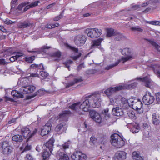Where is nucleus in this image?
<instances>
[{
  "mask_svg": "<svg viewBox=\"0 0 160 160\" xmlns=\"http://www.w3.org/2000/svg\"><path fill=\"white\" fill-rule=\"evenodd\" d=\"M101 102L99 94H93L86 96L82 103L81 104L80 102L74 103L69 106V108L76 112L79 111V109L87 112L91 106L93 108L99 107L101 106Z\"/></svg>",
  "mask_w": 160,
  "mask_h": 160,
  "instance_id": "1",
  "label": "nucleus"
},
{
  "mask_svg": "<svg viewBox=\"0 0 160 160\" xmlns=\"http://www.w3.org/2000/svg\"><path fill=\"white\" fill-rule=\"evenodd\" d=\"M111 142L112 144L117 148H120L125 144V142L123 139L116 133H114L111 136Z\"/></svg>",
  "mask_w": 160,
  "mask_h": 160,
  "instance_id": "2",
  "label": "nucleus"
},
{
  "mask_svg": "<svg viewBox=\"0 0 160 160\" xmlns=\"http://www.w3.org/2000/svg\"><path fill=\"white\" fill-rule=\"evenodd\" d=\"M69 145L68 143H65L63 145L60 150L56 153V156L59 160H68L69 158L68 156L62 151H64L65 149L68 148Z\"/></svg>",
  "mask_w": 160,
  "mask_h": 160,
  "instance_id": "3",
  "label": "nucleus"
},
{
  "mask_svg": "<svg viewBox=\"0 0 160 160\" xmlns=\"http://www.w3.org/2000/svg\"><path fill=\"white\" fill-rule=\"evenodd\" d=\"M2 150V152L5 155L10 154L12 150V148L9 144L8 141H4L1 142L0 143Z\"/></svg>",
  "mask_w": 160,
  "mask_h": 160,
  "instance_id": "4",
  "label": "nucleus"
},
{
  "mask_svg": "<svg viewBox=\"0 0 160 160\" xmlns=\"http://www.w3.org/2000/svg\"><path fill=\"white\" fill-rule=\"evenodd\" d=\"M131 102V106L133 109L138 111L140 113H142L143 110L142 108V102L140 101L137 99H133L131 98L129 101Z\"/></svg>",
  "mask_w": 160,
  "mask_h": 160,
  "instance_id": "5",
  "label": "nucleus"
},
{
  "mask_svg": "<svg viewBox=\"0 0 160 160\" xmlns=\"http://www.w3.org/2000/svg\"><path fill=\"white\" fill-rule=\"evenodd\" d=\"M87 40L86 36L82 34L78 35L74 37V42L78 46H82L85 42Z\"/></svg>",
  "mask_w": 160,
  "mask_h": 160,
  "instance_id": "6",
  "label": "nucleus"
},
{
  "mask_svg": "<svg viewBox=\"0 0 160 160\" xmlns=\"http://www.w3.org/2000/svg\"><path fill=\"white\" fill-rule=\"evenodd\" d=\"M71 157L73 160H86L87 158V156L79 151L74 152Z\"/></svg>",
  "mask_w": 160,
  "mask_h": 160,
  "instance_id": "7",
  "label": "nucleus"
},
{
  "mask_svg": "<svg viewBox=\"0 0 160 160\" xmlns=\"http://www.w3.org/2000/svg\"><path fill=\"white\" fill-rule=\"evenodd\" d=\"M126 122L128 124V127L129 128L130 131L133 133L139 132L140 127L138 124L135 122H130L128 121H126Z\"/></svg>",
  "mask_w": 160,
  "mask_h": 160,
  "instance_id": "8",
  "label": "nucleus"
},
{
  "mask_svg": "<svg viewBox=\"0 0 160 160\" xmlns=\"http://www.w3.org/2000/svg\"><path fill=\"white\" fill-rule=\"evenodd\" d=\"M154 100V96L152 95L151 93L149 92L144 95L142 98L143 102L146 105L152 104Z\"/></svg>",
  "mask_w": 160,
  "mask_h": 160,
  "instance_id": "9",
  "label": "nucleus"
},
{
  "mask_svg": "<svg viewBox=\"0 0 160 160\" xmlns=\"http://www.w3.org/2000/svg\"><path fill=\"white\" fill-rule=\"evenodd\" d=\"M124 87L122 85H119L114 88H110L104 91V93L108 96H110L114 92L124 89Z\"/></svg>",
  "mask_w": 160,
  "mask_h": 160,
  "instance_id": "10",
  "label": "nucleus"
},
{
  "mask_svg": "<svg viewBox=\"0 0 160 160\" xmlns=\"http://www.w3.org/2000/svg\"><path fill=\"white\" fill-rule=\"evenodd\" d=\"M50 48V47L45 46H42L41 48H35L32 49L31 50H28L29 52L33 53H37L38 54L45 53L47 52V50Z\"/></svg>",
  "mask_w": 160,
  "mask_h": 160,
  "instance_id": "11",
  "label": "nucleus"
},
{
  "mask_svg": "<svg viewBox=\"0 0 160 160\" xmlns=\"http://www.w3.org/2000/svg\"><path fill=\"white\" fill-rule=\"evenodd\" d=\"M35 87L33 86H28L22 87L20 88V92L23 94L32 92L35 89Z\"/></svg>",
  "mask_w": 160,
  "mask_h": 160,
  "instance_id": "12",
  "label": "nucleus"
},
{
  "mask_svg": "<svg viewBox=\"0 0 160 160\" xmlns=\"http://www.w3.org/2000/svg\"><path fill=\"white\" fill-rule=\"evenodd\" d=\"M67 126L64 123H62L58 125L55 128V131L58 133L61 134L65 132L67 130Z\"/></svg>",
  "mask_w": 160,
  "mask_h": 160,
  "instance_id": "13",
  "label": "nucleus"
},
{
  "mask_svg": "<svg viewBox=\"0 0 160 160\" xmlns=\"http://www.w3.org/2000/svg\"><path fill=\"white\" fill-rule=\"evenodd\" d=\"M54 140L53 138H51L44 144V148L47 149L49 151L52 152L53 150V143Z\"/></svg>",
  "mask_w": 160,
  "mask_h": 160,
  "instance_id": "14",
  "label": "nucleus"
},
{
  "mask_svg": "<svg viewBox=\"0 0 160 160\" xmlns=\"http://www.w3.org/2000/svg\"><path fill=\"white\" fill-rule=\"evenodd\" d=\"M34 26L33 23H30L28 21H25L23 22H19L18 24V26L20 28H24L28 27H32Z\"/></svg>",
  "mask_w": 160,
  "mask_h": 160,
  "instance_id": "15",
  "label": "nucleus"
},
{
  "mask_svg": "<svg viewBox=\"0 0 160 160\" xmlns=\"http://www.w3.org/2000/svg\"><path fill=\"white\" fill-rule=\"evenodd\" d=\"M21 132L24 138H27V139H29V136L30 135V130L27 127L22 128L21 129Z\"/></svg>",
  "mask_w": 160,
  "mask_h": 160,
  "instance_id": "16",
  "label": "nucleus"
},
{
  "mask_svg": "<svg viewBox=\"0 0 160 160\" xmlns=\"http://www.w3.org/2000/svg\"><path fill=\"white\" fill-rule=\"evenodd\" d=\"M52 153V152H51L47 149L44 148L42 154V160H48L49 157Z\"/></svg>",
  "mask_w": 160,
  "mask_h": 160,
  "instance_id": "17",
  "label": "nucleus"
},
{
  "mask_svg": "<svg viewBox=\"0 0 160 160\" xmlns=\"http://www.w3.org/2000/svg\"><path fill=\"white\" fill-rule=\"evenodd\" d=\"M152 118V122L153 124L157 125L159 123V117L158 115L156 113H153Z\"/></svg>",
  "mask_w": 160,
  "mask_h": 160,
  "instance_id": "18",
  "label": "nucleus"
},
{
  "mask_svg": "<svg viewBox=\"0 0 160 160\" xmlns=\"http://www.w3.org/2000/svg\"><path fill=\"white\" fill-rule=\"evenodd\" d=\"M112 112L114 115L117 116H122L123 114L122 109L119 107H116L115 108H113L112 110Z\"/></svg>",
  "mask_w": 160,
  "mask_h": 160,
  "instance_id": "19",
  "label": "nucleus"
},
{
  "mask_svg": "<svg viewBox=\"0 0 160 160\" xmlns=\"http://www.w3.org/2000/svg\"><path fill=\"white\" fill-rule=\"evenodd\" d=\"M11 94L14 98H20L23 97V94L20 92V89L19 92L16 90H12L11 92Z\"/></svg>",
  "mask_w": 160,
  "mask_h": 160,
  "instance_id": "20",
  "label": "nucleus"
},
{
  "mask_svg": "<svg viewBox=\"0 0 160 160\" xmlns=\"http://www.w3.org/2000/svg\"><path fill=\"white\" fill-rule=\"evenodd\" d=\"M126 153L124 151H119L115 154V156L118 159H124L126 158Z\"/></svg>",
  "mask_w": 160,
  "mask_h": 160,
  "instance_id": "21",
  "label": "nucleus"
},
{
  "mask_svg": "<svg viewBox=\"0 0 160 160\" xmlns=\"http://www.w3.org/2000/svg\"><path fill=\"white\" fill-rule=\"evenodd\" d=\"M103 40V38H99L97 40L93 41L91 43V48H93L96 47L100 46L101 45V42Z\"/></svg>",
  "mask_w": 160,
  "mask_h": 160,
  "instance_id": "22",
  "label": "nucleus"
},
{
  "mask_svg": "<svg viewBox=\"0 0 160 160\" xmlns=\"http://www.w3.org/2000/svg\"><path fill=\"white\" fill-rule=\"evenodd\" d=\"M107 34L106 36L107 37H110L113 36H115L118 34L117 31H114L112 28H108L107 29Z\"/></svg>",
  "mask_w": 160,
  "mask_h": 160,
  "instance_id": "23",
  "label": "nucleus"
},
{
  "mask_svg": "<svg viewBox=\"0 0 160 160\" xmlns=\"http://www.w3.org/2000/svg\"><path fill=\"white\" fill-rule=\"evenodd\" d=\"M12 139L17 142H20L22 141L23 138L22 135L17 134L13 136L12 138Z\"/></svg>",
  "mask_w": 160,
  "mask_h": 160,
  "instance_id": "24",
  "label": "nucleus"
},
{
  "mask_svg": "<svg viewBox=\"0 0 160 160\" xmlns=\"http://www.w3.org/2000/svg\"><path fill=\"white\" fill-rule=\"evenodd\" d=\"M82 81V79L81 78H75L73 82H70L67 84L66 87L68 88L73 86L75 83H78Z\"/></svg>",
  "mask_w": 160,
  "mask_h": 160,
  "instance_id": "25",
  "label": "nucleus"
},
{
  "mask_svg": "<svg viewBox=\"0 0 160 160\" xmlns=\"http://www.w3.org/2000/svg\"><path fill=\"white\" fill-rule=\"evenodd\" d=\"M40 2V1H35L34 2H32L30 4L26 6L25 7L24 9V12L26 11L28 9L30 8H33L34 7L38 5V3Z\"/></svg>",
  "mask_w": 160,
  "mask_h": 160,
  "instance_id": "26",
  "label": "nucleus"
},
{
  "mask_svg": "<svg viewBox=\"0 0 160 160\" xmlns=\"http://www.w3.org/2000/svg\"><path fill=\"white\" fill-rule=\"evenodd\" d=\"M146 40L148 41L158 51L160 52V46L153 41L148 39Z\"/></svg>",
  "mask_w": 160,
  "mask_h": 160,
  "instance_id": "27",
  "label": "nucleus"
},
{
  "mask_svg": "<svg viewBox=\"0 0 160 160\" xmlns=\"http://www.w3.org/2000/svg\"><path fill=\"white\" fill-rule=\"evenodd\" d=\"M108 109L106 108L102 111V115L106 119L109 118L110 117V114L108 113Z\"/></svg>",
  "mask_w": 160,
  "mask_h": 160,
  "instance_id": "28",
  "label": "nucleus"
},
{
  "mask_svg": "<svg viewBox=\"0 0 160 160\" xmlns=\"http://www.w3.org/2000/svg\"><path fill=\"white\" fill-rule=\"evenodd\" d=\"M121 62V60L119 59L117 61H116L114 64L110 65L108 66L105 68V69L107 70H109L113 67L117 66Z\"/></svg>",
  "mask_w": 160,
  "mask_h": 160,
  "instance_id": "29",
  "label": "nucleus"
},
{
  "mask_svg": "<svg viewBox=\"0 0 160 160\" xmlns=\"http://www.w3.org/2000/svg\"><path fill=\"white\" fill-rule=\"evenodd\" d=\"M69 113L70 111H64L59 114V118H63L67 117V115Z\"/></svg>",
  "mask_w": 160,
  "mask_h": 160,
  "instance_id": "30",
  "label": "nucleus"
},
{
  "mask_svg": "<svg viewBox=\"0 0 160 160\" xmlns=\"http://www.w3.org/2000/svg\"><path fill=\"white\" fill-rule=\"evenodd\" d=\"M61 53L59 51H57L53 52L52 55V56L53 57L56 58L55 59V60H58V58H60L61 56Z\"/></svg>",
  "mask_w": 160,
  "mask_h": 160,
  "instance_id": "31",
  "label": "nucleus"
},
{
  "mask_svg": "<svg viewBox=\"0 0 160 160\" xmlns=\"http://www.w3.org/2000/svg\"><path fill=\"white\" fill-rule=\"evenodd\" d=\"M117 33L118 34L115 35L116 36L115 38V41H119L122 40L124 38V36L122 34L118 32H117Z\"/></svg>",
  "mask_w": 160,
  "mask_h": 160,
  "instance_id": "32",
  "label": "nucleus"
},
{
  "mask_svg": "<svg viewBox=\"0 0 160 160\" xmlns=\"http://www.w3.org/2000/svg\"><path fill=\"white\" fill-rule=\"evenodd\" d=\"M43 126L44 129H46V133H47L48 131H50L51 129V124L50 122H48Z\"/></svg>",
  "mask_w": 160,
  "mask_h": 160,
  "instance_id": "33",
  "label": "nucleus"
},
{
  "mask_svg": "<svg viewBox=\"0 0 160 160\" xmlns=\"http://www.w3.org/2000/svg\"><path fill=\"white\" fill-rule=\"evenodd\" d=\"M121 51L122 54L124 55L128 56L130 53V50L128 48H125Z\"/></svg>",
  "mask_w": 160,
  "mask_h": 160,
  "instance_id": "34",
  "label": "nucleus"
},
{
  "mask_svg": "<svg viewBox=\"0 0 160 160\" xmlns=\"http://www.w3.org/2000/svg\"><path fill=\"white\" fill-rule=\"evenodd\" d=\"M73 63V61L71 60H68L66 61L65 62L63 63V64L65 66V67L67 68L69 70L70 65L71 64H72Z\"/></svg>",
  "mask_w": 160,
  "mask_h": 160,
  "instance_id": "35",
  "label": "nucleus"
},
{
  "mask_svg": "<svg viewBox=\"0 0 160 160\" xmlns=\"http://www.w3.org/2000/svg\"><path fill=\"white\" fill-rule=\"evenodd\" d=\"M85 32L86 33H87L88 37L91 38H93L94 37V36H92V29L88 28L85 30Z\"/></svg>",
  "mask_w": 160,
  "mask_h": 160,
  "instance_id": "36",
  "label": "nucleus"
},
{
  "mask_svg": "<svg viewBox=\"0 0 160 160\" xmlns=\"http://www.w3.org/2000/svg\"><path fill=\"white\" fill-rule=\"evenodd\" d=\"M97 142V139L94 136H92L90 138L89 142L91 145H94Z\"/></svg>",
  "mask_w": 160,
  "mask_h": 160,
  "instance_id": "37",
  "label": "nucleus"
},
{
  "mask_svg": "<svg viewBox=\"0 0 160 160\" xmlns=\"http://www.w3.org/2000/svg\"><path fill=\"white\" fill-rule=\"evenodd\" d=\"M128 117L130 118L131 119L133 120H135L136 118V117L135 116V113L133 112H128Z\"/></svg>",
  "mask_w": 160,
  "mask_h": 160,
  "instance_id": "38",
  "label": "nucleus"
},
{
  "mask_svg": "<svg viewBox=\"0 0 160 160\" xmlns=\"http://www.w3.org/2000/svg\"><path fill=\"white\" fill-rule=\"evenodd\" d=\"M93 119L94 120L95 122L98 123H100L101 122L102 118L100 116L98 113L97 114H96V115L93 118Z\"/></svg>",
  "mask_w": 160,
  "mask_h": 160,
  "instance_id": "39",
  "label": "nucleus"
},
{
  "mask_svg": "<svg viewBox=\"0 0 160 160\" xmlns=\"http://www.w3.org/2000/svg\"><path fill=\"white\" fill-rule=\"evenodd\" d=\"M95 34L97 36V37L98 38L99 37L102 33V31L100 29H98L97 28H94Z\"/></svg>",
  "mask_w": 160,
  "mask_h": 160,
  "instance_id": "40",
  "label": "nucleus"
},
{
  "mask_svg": "<svg viewBox=\"0 0 160 160\" xmlns=\"http://www.w3.org/2000/svg\"><path fill=\"white\" fill-rule=\"evenodd\" d=\"M29 3V2L22 3V4L19 5L16 9L17 10L18 9L19 11H21L23 7H24L26 5L28 4Z\"/></svg>",
  "mask_w": 160,
  "mask_h": 160,
  "instance_id": "41",
  "label": "nucleus"
},
{
  "mask_svg": "<svg viewBox=\"0 0 160 160\" xmlns=\"http://www.w3.org/2000/svg\"><path fill=\"white\" fill-rule=\"evenodd\" d=\"M63 12L64 11H62L59 16L55 17L53 18V20L54 21H58L63 16Z\"/></svg>",
  "mask_w": 160,
  "mask_h": 160,
  "instance_id": "42",
  "label": "nucleus"
},
{
  "mask_svg": "<svg viewBox=\"0 0 160 160\" xmlns=\"http://www.w3.org/2000/svg\"><path fill=\"white\" fill-rule=\"evenodd\" d=\"M98 113L96 112L94 110H92L91 111L89 112V114L90 117L92 119H93L94 117L96 115V114H97Z\"/></svg>",
  "mask_w": 160,
  "mask_h": 160,
  "instance_id": "43",
  "label": "nucleus"
},
{
  "mask_svg": "<svg viewBox=\"0 0 160 160\" xmlns=\"http://www.w3.org/2000/svg\"><path fill=\"white\" fill-rule=\"evenodd\" d=\"M131 99L127 100L125 98H122V102L124 104H126L128 103L129 105H131V102L130 101H129Z\"/></svg>",
  "mask_w": 160,
  "mask_h": 160,
  "instance_id": "44",
  "label": "nucleus"
},
{
  "mask_svg": "<svg viewBox=\"0 0 160 160\" xmlns=\"http://www.w3.org/2000/svg\"><path fill=\"white\" fill-rule=\"evenodd\" d=\"M35 59L34 56H32L28 58H26L25 60L26 62H28L31 63Z\"/></svg>",
  "mask_w": 160,
  "mask_h": 160,
  "instance_id": "45",
  "label": "nucleus"
},
{
  "mask_svg": "<svg viewBox=\"0 0 160 160\" xmlns=\"http://www.w3.org/2000/svg\"><path fill=\"white\" fill-rule=\"evenodd\" d=\"M46 129H44V127L43 126L41 130V135L42 136H44L47 134L50 131H48L47 133H46Z\"/></svg>",
  "mask_w": 160,
  "mask_h": 160,
  "instance_id": "46",
  "label": "nucleus"
},
{
  "mask_svg": "<svg viewBox=\"0 0 160 160\" xmlns=\"http://www.w3.org/2000/svg\"><path fill=\"white\" fill-rule=\"evenodd\" d=\"M143 82H144L145 83V85L146 87H149V85L150 84V80L149 78L147 77V78L146 80H144Z\"/></svg>",
  "mask_w": 160,
  "mask_h": 160,
  "instance_id": "47",
  "label": "nucleus"
},
{
  "mask_svg": "<svg viewBox=\"0 0 160 160\" xmlns=\"http://www.w3.org/2000/svg\"><path fill=\"white\" fill-rule=\"evenodd\" d=\"M106 139L104 137H101L99 141V142L102 144H105L106 142Z\"/></svg>",
  "mask_w": 160,
  "mask_h": 160,
  "instance_id": "48",
  "label": "nucleus"
},
{
  "mask_svg": "<svg viewBox=\"0 0 160 160\" xmlns=\"http://www.w3.org/2000/svg\"><path fill=\"white\" fill-rule=\"evenodd\" d=\"M127 57L124 58H122L121 60V61H123V63L124 62L128 61L129 59L131 58H132V57L130 56H127Z\"/></svg>",
  "mask_w": 160,
  "mask_h": 160,
  "instance_id": "49",
  "label": "nucleus"
},
{
  "mask_svg": "<svg viewBox=\"0 0 160 160\" xmlns=\"http://www.w3.org/2000/svg\"><path fill=\"white\" fill-rule=\"evenodd\" d=\"M4 22L5 24L7 25H10L15 23V21L13 22L8 19H6L4 21Z\"/></svg>",
  "mask_w": 160,
  "mask_h": 160,
  "instance_id": "50",
  "label": "nucleus"
},
{
  "mask_svg": "<svg viewBox=\"0 0 160 160\" xmlns=\"http://www.w3.org/2000/svg\"><path fill=\"white\" fill-rule=\"evenodd\" d=\"M40 75L44 78L47 77L48 75V73L45 71H40Z\"/></svg>",
  "mask_w": 160,
  "mask_h": 160,
  "instance_id": "51",
  "label": "nucleus"
},
{
  "mask_svg": "<svg viewBox=\"0 0 160 160\" xmlns=\"http://www.w3.org/2000/svg\"><path fill=\"white\" fill-rule=\"evenodd\" d=\"M152 2V1H149V0L148 1H145V2L142 4V6L143 7H146L149 4H150Z\"/></svg>",
  "mask_w": 160,
  "mask_h": 160,
  "instance_id": "52",
  "label": "nucleus"
},
{
  "mask_svg": "<svg viewBox=\"0 0 160 160\" xmlns=\"http://www.w3.org/2000/svg\"><path fill=\"white\" fill-rule=\"evenodd\" d=\"M149 23L155 25H160V22L158 21H154L150 22Z\"/></svg>",
  "mask_w": 160,
  "mask_h": 160,
  "instance_id": "53",
  "label": "nucleus"
},
{
  "mask_svg": "<svg viewBox=\"0 0 160 160\" xmlns=\"http://www.w3.org/2000/svg\"><path fill=\"white\" fill-rule=\"evenodd\" d=\"M153 71L156 75L160 78V71L158 69H153Z\"/></svg>",
  "mask_w": 160,
  "mask_h": 160,
  "instance_id": "54",
  "label": "nucleus"
},
{
  "mask_svg": "<svg viewBox=\"0 0 160 160\" xmlns=\"http://www.w3.org/2000/svg\"><path fill=\"white\" fill-rule=\"evenodd\" d=\"M31 145H28L26 146L23 150L22 151V153L25 151L30 150L31 149Z\"/></svg>",
  "mask_w": 160,
  "mask_h": 160,
  "instance_id": "55",
  "label": "nucleus"
},
{
  "mask_svg": "<svg viewBox=\"0 0 160 160\" xmlns=\"http://www.w3.org/2000/svg\"><path fill=\"white\" fill-rule=\"evenodd\" d=\"M18 0H12L11 2V9H12L15 8V4L17 2Z\"/></svg>",
  "mask_w": 160,
  "mask_h": 160,
  "instance_id": "56",
  "label": "nucleus"
},
{
  "mask_svg": "<svg viewBox=\"0 0 160 160\" xmlns=\"http://www.w3.org/2000/svg\"><path fill=\"white\" fill-rule=\"evenodd\" d=\"M140 6L139 5H136L132 6L131 8V10H135L139 8Z\"/></svg>",
  "mask_w": 160,
  "mask_h": 160,
  "instance_id": "57",
  "label": "nucleus"
},
{
  "mask_svg": "<svg viewBox=\"0 0 160 160\" xmlns=\"http://www.w3.org/2000/svg\"><path fill=\"white\" fill-rule=\"evenodd\" d=\"M132 31H137L138 32H142L143 30L140 28H131Z\"/></svg>",
  "mask_w": 160,
  "mask_h": 160,
  "instance_id": "58",
  "label": "nucleus"
},
{
  "mask_svg": "<svg viewBox=\"0 0 160 160\" xmlns=\"http://www.w3.org/2000/svg\"><path fill=\"white\" fill-rule=\"evenodd\" d=\"M156 100L158 103H160V93L158 92L156 94Z\"/></svg>",
  "mask_w": 160,
  "mask_h": 160,
  "instance_id": "59",
  "label": "nucleus"
},
{
  "mask_svg": "<svg viewBox=\"0 0 160 160\" xmlns=\"http://www.w3.org/2000/svg\"><path fill=\"white\" fill-rule=\"evenodd\" d=\"M24 158L25 160H32L33 159L32 156L29 154H27Z\"/></svg>",
  "mask_w": 160,
  "mask_h": 160,
  "instance_id": "60",
  "label": "nucleus"
},
{
  "mask_svg": "<svg viewBox=\"0 0 160 160\" xmlns=\"http://www.w3.org/2000/svg\"><path fill=\"white\" fill-rule=\"evenodd\" d=\"M84 68V63H82L79 64L77 67V69L78 71H79L82 68Z\"/></svg>",
  "mask_w": 160,
  "mask_h": 160,
  "instance_id": "61",
  "label": "nucleus"
},
{
  "mask_svg": "<svg viewBox=\"0 0 160 160\" xmlns=\"http://www.w3.org/2000/svg\"><path fill=\"white\" fill-rule=\"evenodd\" d=\"M37 131V129H35L32 133L30 132V135L29 136V138L36 133Z\"/></svg>",
  "mask_w": 160,
  "mask_h": 160,
  "instance_id": "62",
  "label": "nucleus"
},
{
  "mask_svg": "<svg viewBox=\"0 0 160 160\" xmlns=\"http://www.w3.org/2000/svg\"><path fill=\"white\" fill-rule=\"evenodd\" d=\"M37 69L41 70H43L44 69L42 63L39 65L38 64Z\"/></svg>",
  "mask_w": 160,
  "mask_h": 160,
  "instance_id": "63",
  "label": "nucleus"
},
{
  "mask_svg": "<svg viewBox=\"0 0 160 160\" xmlns=\"http://www.w3.org/2000/svg\"><path fill=\"white\" fill-rule=\"evenodd\" d=\"M138 83L137 82H134L130 85H129L128 87L129 88H134L137 85Z\"/></svg>",
  "mask_w": 160,
  "mask_h": 160,
  "instance_id": "64",
  "label": "nucleus"
}]
</instances>
